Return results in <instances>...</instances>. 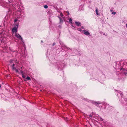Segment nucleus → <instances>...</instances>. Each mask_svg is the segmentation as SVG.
<instances>
[{
	"instance_id": "37",
	"label": "nucleus",
	"mask_w": 127,
	"mask_h": 127,
	"mask_svg": "<svg viewBox=\"0 0 127 127\" xmlns=\"http://www.w3.org/2000/svg\"><path fill=\"white\" fill-rule=\"evenodd\" d=\"M41 42H43V41L42 40H41Z\"/></svg>"
},
{
	"instance_id": "26",
	"label": "nucleus",
	"mask_w": 127,
	"mask_h": 127,
	"mask_svg": "<svg viewBox=\"0 0 127 127\" xmlns=\"http://www.w3.org/2000/svg\"><path fill=\"white\" fill-rule=\"evenodd\" d=\"M127 98H125V99H124V101H126V103H127Z\"/></svg>"
},
{
	"instance_id": "34",
	"label": "nucleus",
	"mask_w": 127,
	"mask_h": 127,
	"mask_svg": "<svg viewBox=\"0 0 127 127\" xmlns=\"http://www.w3.org/2000/svg\"><path fill=\"white\" fill-rule=\"evenodd\" d=\"M125 62L126 63V64H125L124 65H125V64H126V65H127V63L126 62Z\"/></svg>"
},
{
	"instance_id": "7",
	"label": "nucleus",
	"mask_w": 127,
	"mask_h": 127,
	"mask_svg": "<svg viewBox=\"0 0 127 127\" xmlns=\"http://www.w3.org/2000/svg\"><path fill=\"white\" fill-rule=\"evenodd\" d=\"M75 24L77 26H79L81 25V23L79 22H75Z\"/></svg>"
},
{
	"instance_id": "19",
	"label": "nucleus",
	"mask_w": 127,
	"mask_h": 127,
	"mask_svg": "<svg viewBox=\"0 0 127 127\" xmlns=\"http://www.w3.org/2000/svg\"><path fill=\"white\" fill-rule=\"evenodd\" d=\"M14 70H15L16 72H17L18 73L19 72V71L18 70V69H17L15 67V69H14Z\"/></svg>"
},
{
	"instance_id": "40",
	"label": "nucleus",
	"mask_w": 127,
	"mask_h": 127,
	"mask_svg": "<svg viewBox=\"0 0 127 127\" xmlns=\"http://www.w3.org/2000/svg\"><path fill=\"white\" fill-rule=\"evenodd\" d=\"M103 35H105V34H104H104H103Z\"/></svg>"
},
{
	"instance_id": "27",
	"label": "nucleus",
	"mask_w": 127,
	"mask_h": 127,
	"mask_svg": "<svg viewBox=\"0 0 127 127\" xmlns=\"http://www.w3.org/2000/svg\"><path fill=\"white\" fill-rule=\"evenodd\" d=\"M55 44H56V43H55V42L53 43V44H52V46H54L55 45Z\"/></svg>"
},
{
	"instance_id": "25",
	"label": "nucleus",
	"mask_w": 127,
	"mask_h": 127,
	"mask_svg": "<svg viewBox=\"0 0 127 127\" xmlns=\"http://www.w3.org/2000/svg\"><path fill=\"white\" fill-rule=\"evenodd\" d=\"M103 122L104 123H106V121H105V120H103Z\"/></svg>"
},
{
	"instance_id": "4",
	"label": "nucleus",
	"mask_w": 127,
	"mask_h": 127,
	"mask_svg": "<svg viewBox=\"0 0 127 127\" xmlns=\"http://www.w3.org/2000/svg\"><path fill=\"white\" fill-rule=\"evenodd\" d=\"M83 33H84L85 35L87 36H88L89 35H90L89 32L88 31L86 30H84L83 31Z\"/></svg>"
},
{
	"instance_id": "5",
	"label": "nucleus",
	"mask_w": 127,
	"mask_h": 127,
	"mask_svg": "<svg viewBox=\"0 0 127 127\" xmlns=\"http://www.w3.org/2000/svg\"><path fill=\"white\" fill-rule=\"evenodd\" d=\"M15 36L19 39H21V36L18 33H16L15 35Z\"/></svg>"
},
{
	"instance_id": "1",
	"label": "nucleus",
	"mask_w": 127,
	"mask_h": 127,
	"mask_svg": "<svg viewBox=\"0 0 127 127\" xmlns=\"http://www.w3.org/2000/svg\"><path fill=\"white\" fill-rule=\"evenodd\" d=\"M126 63L124 61H121L120 62L117 61L114 62L113 64V66L115 68H117V69L118 68H120V70L122 71V74H118L119 76H120V75H121V77L120 78H118V79L119 80L121 79L122 81H124L125 80V78H123V77L126 76V74H127V70L123 67H122V66H120L121 65V64H122V65L123 66V67H124V65L126 64Z\"/></svg>"
},
{
	"instance_id": "31",
	"label": "nucleus",
	"mask_w": 127,
	"mask_h": 127,
	"mask_svg": "<svg viewBox=\"0 0 127 127\" xmlns=\"http://www.w3.org/2000/svg\"><path fill=\"white\" fill-rule=\"evenodd\" d=\"M59 27V28H61V25H59V26H58Z\"/></svg>"
},
{
	"instance_id": "24",
	"label": "nucleus",
	"mask_w": 127,
	"mask_h": 127,
	"mask_svg": "<svg viewBox=\"0 0 127 127\" xmlns=\"http://www.w3.org/2000/svg\"><path fill=\"white\" fill-rule=\"evenodd\" d=\"M112 14H113L115 15L116 14V12H112Z\"/></svg>"
},
{
	"instance_id": "14",
	"label": "nucleus",
	"mask_w": 127,
	"mask_h": 127,
	"mask_svg": "<svg viewBox=\"0 0 127 127\" xmlns=\"http://www.w3.org/2000/svg\"><path fill=\"white\" fill-rule=\"evenodd\" d=\"M98 9L97 8L95 10V12H96V15H99L98 14Z\"/></svg>"
},
{
	"instance_id": "10",
	"label": "nucleus",
	"mask_w": 127,
	"mask_h": 127,
	"mask_svg": "<svg viewBox=\"0 0 127 127\" xmlns=\"http://www.w3.org/2000/svg\"><path fill=\"white\" fill-rule=\"evenodd\" d=\"M15 64H13L11 66L12 67V69L13 70H14V69H15Z\"/></svg>"
},
{
	"instance_id": "30",
	"label": "nucleus",
	"mask_w": 127,
	"mask_h": 127,
	"mask_svg": "<svg viewBox=\"0 0 127 127\" xmlns=\"http://www.w3.org/2000/svg\"><path fill=\"white\" fill-rule=\"evenodd\" d=\"M67 13L68 15H69V12L68 11H67Z\"/></svg>"
},
{
	"instance_id": "16",
	"label": "nucleus",
	"mask_w": 127,
	"mask_h": 127,
	"mask_svg": "<svg viewBox=\"0 0 127 127\" xmlns=\"http://www.w3.org/2000/svg\"><path fill=\"white\" fill-rule=\"evenodd\" d=\"M26 79L28 80H31V79L30 78V77L29 76H27V77H26Z\"/></svg>"
},
{
	"instance_id": "15",
	"label": "nucleus",
	"mask_w": 127,
	"mask_h": 127,
	"mask_svg": "<svg viewBox=\"0 0 127 127\" xmlns=\"http://www.w3.org/2000/svg\"><path fill=\"white\" fill-rule=\"evenodd\" d=\"M19 70H20V73L21 74H22V75L24 74V72L23 71H22L21 70H20V69H19Z\"/></svg>"
},
{
	"instance_id": "33",
	"label": "nucleus",
	"mask_w": 127,
	"mask_h": 127,
	"mask_svg": "<svg viewBox=\"0 0 127 127\" xmlns=\"http://www.w3.org/2000/svg\"><path fill=\"white\" fill-rule=\"evenodd\" d=\"M81 28H82L83 29H84V27H82H82Z\"/></svg>"
},
{
	"instance_id": "9",
	"label": "nucleus",
	"mask_w": 127,
	"mask_h": 127,
	"mask_svg": "<svg viewBox=\"0 0 127 127\" xmlns=\"http://www.w3.org/2000/svg\"><path fill=\"white\" fill-rule=\"evenodd\" d=\"M58 17L59 18L60 20V23H62L63 22V20L62 18H61L59 16H58Z\"/></svg>"
},
{
	"instance_id": "20",
	"label": "nucleus",
	"mask_w": 127,
	"mask_h": 127,
	"mask_svg": "<svg viewBox=\"0 0 127 127\" xmlns=\"http://www.w3.org/2000/svg\"><path fill=\"white\" fill-rule=\"evenodd\" d=\"M22 77L23 78H25L26 77L24 75V74H23L22 75Z\"/></svg>"
},
{
	"instance_id": "35",
	"label": "nucleus",
	"mask_w": 127,
	"mask_h": 127,
	"mask_svg": "<svg viewBox=\"0 0 127 127\" xmlns=\"http://www.w3.org/2000/svg\"><path fill=\"white\" fill-rule=\"evenodd\" d=\"M116 95H118V94H117V93H116Z\"/></svg>"
},
{
	"instance_id": "8",
	"label": "nucleus",
	"mask_w": 127,
	"mask_h": 127,
	"mask_svg": "<svg viewBox=\"0 0 127 127\" xmlns=\"http://www.w3.org/2000/svg\"><path fill=\"white\" fill-rule=\"evenodd\" d=\"M92 102L93 103L95 104V105H96L100 104V102H95V101Z\"/></svg>"
},
{
	"instance_id": "36",
	"label": "nucleus",
	"mask_w": 127,
	"mask_h": 127,
	"mask_svg": "<svg viewBox=\"0 0 127 127\" xmlns=\"http://www.w3.org/2000/svg\"><path fill=\"white\" fill-rule=\"evenodd\" d=\"M126 27H127V24H126Z\"/></svg>"
},
{
	"instance_id": "29",
	"label": "nucleus",
	"mask_w": 127,
	"mask_h": 127,
	"mask_svg": "<svg viewBox=\"0 0 127 127\" xmlns=\"http://www.w3.org/2000/svg\"><path fill=\"white\" fill-rule=\"evenodd\" d=\"M17 20H18L17 19H15L14 21L15 22H17Z\"/></svg>"
},
{
	"instance_id": "11",
	"label": "nucleus",
	"mask_w": 127,
	"mask_h": 127,
	"mask_svg": "<svg viewBox=\"0 0 127 127\" xmlns=\"http://www.w3.org/2000/svg\"><path fill=\"white\" fill-rule=\"evenodd\" d=\"M60 44L61 45V46H62V47H66V48H67V49L68 50H71V49H70V48H67V47H66L65 46V45H63V44L62 45V44H61V43L60 42Z\"/></svg>"
},
{
	"instance_id": "2",
	"label": "nucleus",
	"mask_w": 127,
	"mask_h": 127,
	"mask_svg": "<svg viewBox=\"0 0 127 127\" xmlns=\"http://www.w3.org/2000/svg\"><path fill=\"white\" fill-rule=\"evenodd\" d=\"M53 64L57 67L59 70H62L65 65L64 61L61 62L56 60L55 61Z\"/></svg>"
},
{
	"instance_id": "3",
	"label": "nucleus",
	"mask_w": 127,
	"mask_h": 127,
	"mask_svg": "<svg viewBox=\"0 0 127 127\" xmlns=\"http://www.w3.org/2000/svg\"><path fill=\"white\" fill-rule=\"evenodd\" d=\"M18 26V24H15V27L13 28L12 30V31L13 32H15L16 33L17 31V29Z\"/></svg>"
},
{
	"instance_id": "28",
	"label": "nucleus",
	"mask_w": 127,
	"mask_h": 127,
	"mask_svg": "<svg viewBox=\"0 0 127 127\" xmlns=\"http://www.w3.org/2000/svg\"><path fill=\"white\" fill-rule=\"evenodd\" d=\"M89 116L91 118L92 117V115H91V114L89 115Z\"/></svg>"
},
{
	"instance_id": "23",
	"label": "nucleus",
	"mask_w": 127,
	"mask_h": 127,
	"mask_svg": "<svg viewBox=\"0 0 127 127\" xmlns=\"http://www.w3.org/2000/svg\"><path fill=\"white\" fill-rule=\"evenodd\" d=\"M72 28L73 29H75V26H73V25H72Z\"/></svg>"
},
{
	"instance_id": "21",
	"label": "nucleus",
	"mask_w": 127,
	"mask_h": 127,
	"mask_svg": "<svg viewBox=\"0 0 127 127\" xmlns=\"http://www.w3.org/2000/svg\"><path fill=\"white\" fill-rule=\"evenodd\" d=\"M99 119H100L101 120V121H103V119L102 118H101V117H99Z\"/></svg>"
},
{
	"instance_id": "18",
	"label": "nucleus",
	"mask_w": 127,
	"mask_h": 127,
	"mask_svg": "<svg viewBox=\"0 0 127 127\" xmlns=\"http://www.w3.org/2000/svg\"><path fill=\"white\" fill-rule=\"evenodd\" d=\"M44 7L45 8L47 9L48 8V6L47 5H45L44 6Z\"/></svg>"
},
{
	"instance_id": "13",
	"label": "nucleus",
	"mask_w": 127,
	"mask_h": 127,
	"mask_svg": "<svg viewBox=\"0 0 127 127\" xmlns=\"http://www.w3.org/2000/svg\"><path fill=\"white\" fill-rule=\"evenodd\" d=\"M72 20L71 18H70L69 19V23H70L71 24H72Z\"/></svg>"
},
{
	"instance_id": "17",
	"label": "nucleus",
	"mask_w": 127,
	"mask_h": 127,
	"mask_svg": "<svg viewBox=\"0 0 127 127\" xmlns=\"http://www.w3.org/2000/svg\"><path fill=\"white\" fill-rule=\"evenodd\" d=\"M60 16L61 17H62V18L64 16L63 15V14H62V13L61 12L60 13Z\"/></svg>"
},
{
	"instance_id": "12",
	"label": "nucleus",
	"mask_w": 127,
	"mask_h": 127,
	"mask_svg": "<svg viewBox=\"0 0 127 127\" xmlns=\"http://www.w3.org/2000/svg\"><path fill=\"white\" fill-rule=\"evenodd\" d=\"M78 30L79 31H80V32H81L82 33H83V31L84 30H82V28H78Z\"/></svg>"
},
{
	"instance_id": "39",
	"label": "nucleus",
	"mask_w": 127,
	"mask_h": 127,
	"mask_svg": "<svg viewBox=\"0 0 127 127\" xmlns=\"http://www.w3.org/2000/svg\"><path fill=\"white\" fill-rule=\"evenodd\" d=\"M1 85H0V88L1 87Z\"/></svg>"
},
{
	"instance_id": "32",
	"label": "nucleus",
	"mask_w": 127,
	"mask_h": 127,
	"mask_svg": "<svg viewBox=\"0 0 127 127\" xmlns=\"http://www.w3.org/2000/svg\"><path fill=\"white\" fill-rule=\"evenodd\" d=\"M13 61V60H11V61H10V63H12V62Z\"/></svg>"
},
{
	"instance_id": "38",
	"label": "nucleus",
	"mask_w": 127,
	"mask_h": 127,
	"mask_svg": "<svg viewBox=\"0 0 127 127\" xmlns=\"http://www.w3.org/2000/svg\"><path fill=\"white\" fill-rule=\"evenodd\" d=\"M21 68L22 69V67H21Z\"/></svg>"
},
{
	"instance_id": "6",
	"label": "nucleus",
	"mask_w": 127,
	"mask_h": 127,
	"mask_svg": "<svg viewBox=\"0 0 127 127\" xmlns=\"http://www.w3.org/2000/svg\"><path fill=\"white\" fill-rule=\"evenodd\" d=\"M115 92H117V93H118V94H119L120 95L121 97H122V96L123 95V94L122 93H121V92L120 91L117 90H115Z\"/></svg>"
},
{
	"instance_id": "22",
	"label": "nucleus",
	"mask_w": 127,
	"mask_h": 127,
	"mask_svg": "<svg viewBox=\"0 0 127 127\" xmlns=\"http://www.w3.org/2000/svg\"><path fill=\"white\" fill-rule=\"evenodd\" d=\"M20 40H21L22 41V42L23 43H24L23 40V38H22V37H21V39H20Z\"/></svg>"
}]
</instances>
